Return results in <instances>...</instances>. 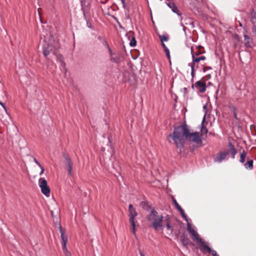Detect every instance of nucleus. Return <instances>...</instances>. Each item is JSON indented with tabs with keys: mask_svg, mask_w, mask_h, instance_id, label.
<instances>
[{
	"mask_svg": "<svg viewBox=\"0 0 256 256\" xmlns=\"http://www.w3.org/2000/svg\"><path fill=\"white\" fill-rule=\"evenodd\" d=\"M167 139L170 143L174 144L180 154L184 151L186 140L196 144H201L202 142L199 132H190L189 127L185 122L174 128V132L168 136Z\"/></svg>",
	"mask_w": 256,
	"mask_h": 256,
	"instance_id": "f257e3e1",
	"label": "nucleus"
},
{
	"mask_svg": "<svg viewBox=\"0 0 256 256\" xmlns=\"http://www.w3.org/2000/svg\"><path fill=\"white\" fill-rule=\"evenodd\" d=\"M187 230L192 236V240L196 241L197 242L200 244L201 248H200V251L204 253H211L212 256H219L216 250H212L210 247L205 244L202 238H199L198 232L193 228H192L191 225L189 223H188L187 224Z\"/></svg>",
	"mask_w": 256,
	"mask_h": 256,
	"instance_id": "f03ea898",
	"label": "nucleus"
},
{
	"mask_svg": "<svg viewBox=\"0 0 256 256\" xmlns=\"http://www.w3.org/2000/svg\"><path fill=\"white\" fill-rule=\"evenodd\" d=\"M163 218L164 216L162 215H159L154 209H152L146 217L147 220L150 222V227L152 228L155 230L158 228L163 230L164 226L162 224Z\"/></svg>",
	"mask_w": 256,
	"mask_h": 256,
	"instance_id": "7ed1b4c3",
	"label": "nucleus"
},
{
	"mask_svg": "<svg viewBox=\"0 0 256 256\" xmlns=\"http://www.w3.org/2000/svg\"><path fill=\"white\" fill-rule=\"evenodd\" d=\"M128 212H129V218H130V222L132 227V232L134 234H136V224L134 222L135 218L138 216V212L133 207V206L132 204H130L128 206Z\"/></svg>",
	"mask_w": 256,
	"mask_h": 256,
	"instance_id": "20e7f679",
	"label": "nucleus"
},
{
	"mask_svg": "<svg viewBox=\"0 0 256 256\" xmlns=\"http://www.w3.org/2000/svg\"><path fill=\"white\" fill-rule=\"evenodd\" d=\"M38 185L42 192L48 197L50 194V188L47 184V182L44 178H40L38 180Z\"/></svg>",
	"mask_w": 256,
	"mask_h": 256,
	"instance_id": "39448f33",
	"label": "nucleus"
},
{
	"mask_svg": "<svg viewBox=\"0 0 256 256\" xmlns=\"http://www.w3.org/2000/svg\"><path fill=\"white\" fill-rule=\"evenodd\" d=\"M200 54H202V52H196V54H194L193 48H191V54L192 57V62L191 64H194V66L195 63H198L200 60H204L206 59V56H198Z\"/></svg>",
	"mask_w": 256,
	"mask_h": 256,
	"instance_id": "423d86ee",
	"label": "nucleus"
},
{
	"mask_svg": "<svg viewBox=\"0 0 256 256\" xmlns=\"http://www.w3.org/2000/svg\"><path fill=\"white\" fill-rule=\"evenodd\" d=\"M81 4V10L83 13L84 18L86 20V14L88 13V6L90 4V0H80Z\"/></svg>",
	"mask_w": 256,
	"mask_h": 256,
	"instance_id": "0eeeda50",
	"label": "nucleus"
},
{
	"mask_svg": "<svg viewBox=\"0 0 256 256\" xmlns=\"http://www.w3.org/2000/svg\"><path fill=\"white\" fill-rule=\"evenodd\" d=\"M59 230L60 233L61 238L62 240V250L64 252L68 250L66 248L68 238L66 236L64 235V232L61 226H60Z\"/></svg>",
	"mask_w": 256,
	"mask_h": 256,
	"instance_id": "6e6552de",
	"label": "nucleus"
},
{
	"mask_svg": "<svg viewBox=\"0 0 256 256\" xmlns=\"http://www.w3.org/2000/svg\"><path fill=\"white\" fill-rule=\"evenodd\" d=\"M228 154V152L223 151L220 152L217 154L216 158L214 159L216 162L221 163Z\"/></svg>",
	"mask_w": 256,
	"mask_h": 256,
	"instance_id": "1a4fd4ad",
	"label": "nucleus"
},
{
	"mask_svg": "<svg viewBox=\"0 0 256 256\" xmlns=\"http://www.w3.org/2000/svg\"><path fill=\"white\" fill-rule=\"evenodd\" d=\"M196 88L202 93L204 92L206 88V84L202 80H198L195 84Z\"/></svg>",
	"mask_w": 256,
	"mask_h": 256,
	"instance_id": "9d476101",
	"label": "nucleus"
},
{
	"mask_svg": "<svg viewBox=\"0 0 256 256\" xmlns=\"http://www.w3.org/2000/svg\"><path fill=\"white\" fill-rule=\"evenodd\" d=\"M244 45L246 48H252L254 46L253 40L247 34H244Z\"/></svg>",
	"mask_w": 256,
	"mask_h": 256,
	"instance_id": "9b49d317",
	"label": "nucleus"
},
{
	"mask_svg": "<svg viewBox=\"0 0 256 256\" xmlns=\"http://www.w3.org/2000/svg\"><path fill=\"white\" fill-rule=\"evenodd\" d=\"M44 44L43 45V54L44 56H46L50 54V51L52 50V46L48 44L46 40H44Z\"/></svg>",
	"mask_w": 256,
	"mask_h": 256,
	"instance_id": "f8f14e48",
	"label": "nucleus"
},
{
	"mask_svg": "<svg viewBox=\"0 0 256 256\" xmlns=\"http://www.w3.org/2000/svg\"><path fill=\"white\" fill-rule=\"evenodd\" d=\"M167 6L172 10L176 14L178 15H180L178 7L176 6L175 4L173 2H170L168 3H166Z\"/></svg>",
	"mask_w": 256,
	"mask_h": 256,
	"instance_id": "ddd939ff",
	"label": "nucleus"
},
{
	"mask_svg": "<svg viewBox=\"0 0 256 256\" xmlns=\"http://www.w3.org/2000/svg\"><path fill=\"white\" fill-rule=\"evenodd\" d=\"M230 149L226 152H228V154H230L232 156V158H234L235 156L237 154V150L234 148V146L231 142H229Z\"/></svg>",
	"mask_w": 256,
	"mask_h": 256,
	"instance_id": "4468645a",
	"label": "nucleus"
},
{
	"mask_svg": "<svg viewBox=\"0 0 256 256\" xmlns=\"http://www.w3.org/2000/svg\"><path fill=\"white\" fill-rule=\"evenodd\" d=\"M65 158L68 166V174H69L71 175L72 172V163L70 159L68 156H66Z\"/></svg>",
	"mask_w": 256,
	"mask_h": 256,
	"instance_id": "2eb2a0df",
	"label": "nucleus"
},
{
	"mask_svg": "<svg viewBox=\"0 0 256 256\" xmlns=\"http://www.w3.org/2000/svg\"><path fill=\"white\" fill-rule=\"evenodd\" d=\"M128 34L130 36L132 37V40L130 41V44L131 46L134 47L136 44V42L134 36V34L132 32H129Z\"/></svg>",
	"mask_w": 256,
	"mask_h": 256,
	"instance_id": "dca6fc26",
	"label": "nucleus"
},
{
	"mask_svg": "<svg viewBox=\"0 0 256 256\" xmlns=\"http://www.w3.org/2000/svg\"><path fill=\"white\" fill-rule=\"evenodd\" d=\"M244 166L247 170H252L253 168V160H248L246 163L244 164Z\"/></svg>",
	"mask_w": 256,
	"mask_h": 256,
	"instance_id": "f3484780",
	"label": "nucleus"
},
{
	"mask_svg": "<svg viewBox=\"0 0 256 256\" xmlns=\"http://www.w3.org/2000/svg\"><path fill=\"white\" fill-rule=\"evenodd\" d=\"M246 153L245 150H243L242 152L240 154V162L244 164L245 162L246 158Z\"/></svg>",
	"mask_w": 256,
	"mask_h": 256,
	"instance_id": "a211bd4d",
	"label": "nucleus"
},
{
	"mask_svg": "<svg viewBox=\"0 0 256 256\" xmlns=\"http://www.w3.org/2000/svg\"><path fill=\"white\" fill-rule=\"evenodd\" d=\"M188 66H190L191 68V76L192 78H193L195 76V72L196 71V68L194 64H188Z\"/></svg>",
	"mask_w": 256,
	"mask_h": 256,
	"instance_id": "6ab92c4d",
	"label": "nucleus"
},
{
	"mask_svg": "<svg viewBox=\"0 0 256 256\" xmlns=\"http://www.w3.org/2000/svg\"><path fill=\"white\" fill-rule=\"evenodd\" d=\"M252 22L254 24L252 32L256 34V15L252 19Z\"/></svg>",
	"mask_w": 256,
	"mask_h": 256,
	"instance_id": "aec40b11",
	"label": "nucleus"
},
{
	"mask_svg": "<svg viewBox=\"0 0 256 256\" xmlns=\"http://www.w3.org/2000/svg\"><path fill=\"white\" fill-rule=\"evenodd\" d=\"M108 50H109V51H110V54L111 56V57H110L111 61H112L114 62L118 63V58L117 57H113V56H112V52L111 50L109 48H108Z\"/></svg>",
	"mask_w": 256,
	"mask_h": 256,
	"instance_id": "412c9836",
	"label": "nucleus"
},
{
	"mask_svg": "<svg viewBox=\"0 0 256 256\" xmlns=\"http://www.w3.org/2000/svg\"><path fill=\"white\" fill-rule=\"evenodd\" d=\"M184 246H186L188 244L189 240L186 237H183L181 240Z\"/></svg>",
	"mask_w": 256,
	"mask_h": 256,
	"instance_id": "4be33fe9",
	"label": "nucleus"
},
{
	"mask_svg": "<svg viewBox=\"0 0 256 256\" xmlns=\"http://www.w3.org/2000/svg\"><path fill=\"white\" fill-rule=\"evenodd\" d=\"M200 131L201 132L204 134H206L208 132V130L206 127L204 126L203 125L202 126Z\"/></svg>",
	"mask_w": 256,
	"mask_h": 256,
	"instance_id": "5701e85b",
	"label": "nucleus"
},
{
	"mask_svg": "<svg viewBox=\"0 0 256 256\" xmlns=\"http://www.w3.org/2000/svg\"><path fill=\"white\" fill-rule=\"evenodd\" d=\"M98 39L100 40L104 44L108 46V47L109 48L108 46V44L106 41V40L103 37L100 36L98 37Z\"/></svg>",
	"mask_w": 256,
	"mask_h": 256,
	"instance_id": "b1692460",
	"label": "nucleus"
},
{
	"mask_svg": "<svg viewBox=\"0 0 256 256\" xmlns=\"http://www.w3.org/2000/svg\"><path fill=\"white\" fill-rule=\"evenodd\" d=\"M160 41L162 42H164V41L166 42L168 40V38L164 35L160 36Z\"/></svg>",
	"mask_w": 256,
	"mask_h": 256,
	"instance_id": "393cba45",
	"label": "nucleus"
},
{
	"mask_svg": "<svg viewBox=\"0 0 256 256\" xmlns=\"http://www.w3.org/2000/svg\"><path fill=\"white\" fill-rule=\"evenodd\" d=\"M166 228L167 229L170 231V234H172V227L170 226L169 223L166 224Z\"/></svg>",
	"mask_w": 256,
	"mask_h": 256,
	"instance_id": "a878e982",
	"label": "nucleus"
},
{
	"mask_svg": "<svg viewBox=\"0 0 256 256\" xmlns=\"http://www.w3.org/2000/svg\"><path fill=\"white\" fill-rule=\"evenodd\" d=\"M164 52H166V56L168 57V59H170V51H169V50L168 48H166V50H164Z\"/></svg>",
	"mask_w": 256,
	"mask_h": 256,
	"instance_id": "bb28decb",
	"label": "nucleus"
},
{
	"mask_svg": "<svg viewBox=\"0 0 256 256\" xmlns=\"http://www.w3.org/2000/svg\"><path fill=\"white\" fill-rule=\"evenodd\" d=\"M0 105L2 106V107L3 108L4 110V112H6V114L8 115V114L7 112V110H6V106H4V104L2 102H0Z\"/></svg>",
	"mask_w": 256,
	"mask_h": 256,
	"instance_id": "cd10ccee",
	"label": "nucleus"
},
{
	"mask_svg": "<svg viewBox=\"0 0 256 256\" xmlns=\"http://www.w3.org/2000/svg\"><path fill=\"white\" fill-rule=\"evenodd\" d=\"M180 214L181 216H182V218H184L186 220H187V218H186V215L184 212V210H182L180 212Z\"/></svg>",
	"mask_w": 256,
	"mask_h": 256,
	"instance_id": "c85d7f7f",
	"label": "nucleus"
},
{
	"mask_svg": "<svg viewBox=\"0 0 256 256\" xmlns=\"http://www.w3.org/2000/svg\"><path fill=\"white\" fill-rule=\"evenodd\" d=\"M172 202H173V203L174 204V206H176V208L179 206L180 205L178 204L175 198H174L173 197H172Z\"/></svg>",
	"mask_w": 256,
	"mask_h": 256,
	"instance_id": "c756f323",
	"label": "nucleus"
},
{
	"mask_svg": "<svg viewBox=\"0 0 256 256\" xmlns=\"http://www.w3.org/2000/svg\"><path fill=\"white\" fill-rule=\"evenodd\" d=\"M86 26L91 29L93 28L90 22L88 20H86Z\"/></svg>",
	"mask_w": 256,
	"mask_h": 256,
	"instance_id": "7c9ffc66",
	"label": "nucleus"
},
{
	"mask_svg": "<svg viewBox=\"0 0 256 256\" xmlns=\"http://www.w3.org/2000/svg\"><path fill=\"white\" fill-rule=\"evenodd\" d=\"M122 4V7L124 8H126V4L125 2V0H120Z\"/></svg>",
	"mask_w": 256,
	"mask_h": 256,
	"instance_id": "2f4dec72",
	"label": "nucleus"
},
{
	"mask_svg": "<svg viewBox=\"0 0 256 256\" xmlns=\"http://www.w3.org/2000/svg\"><path fill=\"white\" fill-rule=\"evenodd\" d=\"M34 162H35V163L39 166V167H40V166H42L40 164L36 159L34 158Z\"/></svg>",
	"mask_w": 256,
	"mask_h": 256,
	"instance_id": "473e14b6",
	"label": "nucleus"
},
{
	"mask_svg": "<svg viewBox=\"0 0 256 256\" xmlns=\"http://www.w3.org/2000/svg\"><path fill=\"white\" fill-rule=\"evenodd\" d=\"M66 256H71V254L68 251H66L64 252Z\"/></svg>",
	"mask_w": 256,
	"mask_h": 256,
	"instance_id": "72a5a7b5",
	"label": "nucleus"
},
{
	"mask_svg": "<svg viewBox=\"0 0 256 256\" xmlns=\"http://www.w3.org/2000/svg\"><path fill=\"white\" fill-rule=\"evenodd\" d=\"M40 168L41 169V172H40V175H42L43 174V172H44V167L42 166H40Z\"/></svg>",
	"mask_w": 256,
	"mask_h": 256,
	"instance_id": "f704fd0d",
	"label": "nucleus"
},
{
	"mask_svg": "<svg viewBox=\"0 0 256 256\" xmlns=\"http://www.w3.org/2000/svg\"><path fill=\"white\" fill-rule=\"evenodd\" d=\"M176 209L180 212L183 210L182 209V208L180 207V206H178L177 208H176Z\"/></svg>",
	"mask_w": 256,
	"mask_h": 256,
	"instance_id": "c9c22d12",
	"label": "nucleus"
},
{
	"mask_svg": "<svg viewBox=\"0 0 256 256\" xmlns=\"http://www.w3.org/2000/svg\"><path fill=\"white\" fill-rule=\"evenodd\" d=\"M60 62H61V66L63 67V68H64L65 63L64 62V61L63 60H61Z\"/></svg>",
	"mask_w": 256,
	"mask_h": 256,
	"instance_id": "e433bc0d",
	"label": "nucleus"
},
{
	"mask_svg": "<svg viewBox=\"0 0 256 256\" xmlns=\"http://www.w3.org/2000/svg\"><path fill=\"white\" fill-rule=\"evenodd\" d=\"M162 46L164 48V50H166V48H168L166 46L164 42H162Z\"/></svg>",
	"mask_w": 256,
	"mask_h": 256,
	"instance_id": "4c0bfd02",
	"label": "nucleus"
},
{
	"mask_svg": "<svg viewBox=\"0 0 256 256\" xmlns=\"http://www.w3.org/2000/svg\"><path fill=\"white\" fill-rule=\"evenodd\" d=\"M234 117L236 119H238L236 113L234 114Z\"/></svg>",
	"mask_w": 256,
	"mask_h": 256,
	"instance_id": "58836bf2",
	"label": "nucleus"
},
{
	"mask_svg": "<svg viewBox=\"0 0 256 256\" xmlns=\"http://www.w3.org/2000/svg\"><path fill=\"white\" fill-rule=\"evenodd\" d=\"M195 68H196V70L198 69V65L196 64H195Z\"/></svg>",
	"mask_w": 256,
	"mask_h": 256,
	"instance_id": "ea45409f",
	"label": "nucleus"
},
{
	"mask_svg": "<svg viewBox=\"0 0 256 256\" xmlns=\"http://www.w3.org/2000/svg\"><path fill=\"white\" fill-rule=\"evenodd\" d=\"M126 18H129V16L128 15H127L126 14Z\"/></svg>",
	"mask_w": 256,
	"mask_h": 256,
	"instance_id": "a19ab883",
	"label": "nucleus"
},
{
	"mask_svg": "<svg viewBox=\"0 0 256 256\" xmlns=\"http://www.w3.org/2000/svg\"><path fill=\"white\" fill-rule=\"evenodd\" d=\"M140 256H144V254H142V252H140Z\"/></svg>",
	"mask_w": 256,
	"mask_h": 256,
	"instance_id": "79ce46f5",
	"label": "nucleus"
},
{
	"mask_svg": "<svg viewBox=\"0 0 256 256\" xmlns=\"http://www.w3.org/2000/svg\"><path fill=\"white\" fill-rule=\"evenodd\" d=\"M206 106H203V108H204V109H206Z\"/></svg>",
	"mask_w": 256,
	"mask_h": 256,
	"instance_id": "37998d69",
	"label": "nucleus"
},
{
	"mask_svg": "<svg viewBox=\"0 0 256 256\" xmlns=\"http://www.w3.org/2000/svg\"><path fill=\"white\" fill-rule=\"evenodd\" d=\"M204 118H205V116H204V118H203V120H202V122H204Z\"/></svg>",
	"mask_w": 256,
	"mask_h": 256,
	"instance_id": "c03bdc74",
	"label": "nucleus"
},
{
	"mask_svg": "<svg viewBox=\"0 0 256 256\" xmlns=\"http://www.w3.org/2000/svg\"><path fill=\"white\" fill-rule=\"evenodd\" d=\"M38 14H40L38 10Z\"/></svg>",
	"mask_w": 256,
	"mask_h": 256,
	"instance_id": "a18cd8bd",
	"label": "nucleus"
},
{
	"mask_svg": "<svg viewBox=\"0 0 256 256\" xmlns=\"http://www.w3.org/2000/svg\"><path fill=\"white\" fill-rule=\"evenodd\" d=\"M51 213H52V214H53V212L52 211V212H51Z\"/></svg>",
	"mask_w": 256,
	"mask_h": 256,
	"instance_id": "49530a36",
	"label": "nucleus"
},
{
	"mask_svg": "<svg viewBox=\"0 0 256 256\" xmlns=\"http://www.w3.org/2000/svg\"><path fill=\"white\" fill-rule=\"evenodd\" d=\"M0 102H1L0 101Z\"/></svg>",
	"mask_w": 256,
	"mask_h": 256,
	"instance_id": "de8ad7c7",
	"label": "nucleus"
}]
</instances>
